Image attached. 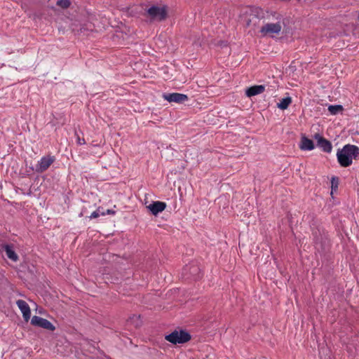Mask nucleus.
Instances as JSON below:
<instances>
[{"label": "nucleus", "instance_id": "obj_1", "mask_svg": "<svg viewBox=\"0 0 359 359\" xmlns=\"http://www.w3.org/2000/svg\"><path fill=\"white\" fill-rule=\"evenodd\" d=\"M182 276L185 280H197L201 278V269L196 262H191L183 267Z\"/></svg>", "mask_w": 359, "mask_h": 359}, {"label": "nucleus", "instance_id": "obj_2", "mask_svg": "<svg viewBox=\"0 0 359 359\" xmlns=\"http://www.w3.org/2000/svg\"><path fill=\"white\" fill-rule=\"evenodd\" d=\"M165 339L172 344H184L191 339V334L184 330H174L170 334L165 335Z\"/></svg>", "mask_w": 359, "mask_h": 359}, {"label": "nucleus", "instance_id": "obj_3", "mask_svg": "<svg viewBox=\"0 0 359 359\" xmlns=\"http://www.w3.org/2000/svg\"><path fill=\"white\" fill-rule=\"evenodd\" d=\"M337 158L340 166L343 168H347L352 164L350 144H347L337 150Z\"/></svg>", "mask_w": 359, "mask_h": 359}, {"label": "nucleus", "instance_id": "obj_4", "mask_svg": "<svg viewBox=\"0 0 359 359\" xmlns=\"http://www.w3.org/2000/svg\"><path fill=\"white\" fill-rule=\"evenodd\" d=\"M147 14L152 20L158 21L164 20L167 18V9L165 7L152 6L147 11Z\"/></svg>", "mask_w": 359, "mask_h": 359}, {"label": "nucleus", "instance_id": "obj_5", "mask_svg": "<svg viewBox=\"0 0 359 359\" xmlns=\"http://www.w3.org/2000/svg\"><path fill=\"white\" fill-rule=\"evenodd\" d=\"M281 29L282 25L280 22H277L276 23H266L261 27L259 32L263 36L269 35L272 36L274 34H279Z\"/></svg>", "mask_w": 359, "mask_h": 359}, {"label": "nucleus", "instance_id": "obj_6", "mask_svg": "<svg viewBox=\"0 0 359 359\" xmlns=\"http://www.w3.org/2000/svg\"><path fill=\"white\" fill-rule=\"evenodd\" d=\"M55 158L53 156L48 155L43 156L36 165L35 171L37 173H42L45 172L55 161Z\"/></svg>", "mask_w": 359, "mask_h": 359}, {"label": "nucleus", "instance_id": "obj_7", "mask_svg": "<svg viewBox=\"0 0 359 359\" xmlns=\"http://www.w3.org/2000/svg\"><path fill=\"white\" fill-rule=\"evenodd\" d=\"M315 247L319 252H325L330 245L327 233L325 232L318 236L317 238H313Z\"/></svg>", "mask_w": 359, "mask_h": 359}, {"label": "nucleus", "instance_id": "obj_8", "mask_svg": "<svg viewBox=\"0 0 359 359\" xmlns=\"http://www.w3.org/2000/svg\"><path fill=\"white\" fill-rule=\"evenodd\" d=\"M31 324L50 331H54L55 330V327L52 324V323L47 319L38 316H34L32 318Z\"/></svg>", "mask_w": 359, "mask_h": 359}, {"label": "nucleus", "instance_id": "obj_9", "mask_svg": "<svg viewBox=\"0 0 359 359\" xmlns=\"http://www.w3.org/2000/svg\"><path fill=\"white\" fill-rule=\"evenodd\" d=\"M317 141V147L320 148L324 152L330 153L332 149V145L330 141L327 140L319 133H316L313 136Z\"/></svg>", "mask_w": 359, "mask_h": 359}, {"label": "nucleus", "instance_id": "obj_10", "mask_svg": "<svg viewBox=\"0 0 359 359\" xmlns=\"http://www.w3.org/2000/svg\"><path fill=\"white\" fill-rule=\"evenodd\" d=\"M163 97L169 102L183 103L188 100V96L179 93H163Z\"/></svg>", "mask_w": 359, "mask_h": 359}, {"label": "nucleus", "instance_id": "obj_11", "mask_svg": "<svg viewBox=\"0 0 359 359\" xmlns=\"http://www.w3.org/2000/svg\"><path fill=\"white\" fill-rule=\"evenodd\" d=\"M166 203L162 201H153L151 204L147 206V209L154 215H157L158 213L163 212L166 208Z\"/></svg>", "mask_w": 359, "mask_h": 359}, {"label": "nucleus", "instance_id": "obj_12", "mask_svg": "<svg viewBox=\"0 0 359 359\" xmlns=\"http://www.w3.org/2000/svg\"><path fill=\"white\" fill-rule=\"evenodd\" d=\"M16 304L21 311L24 320L27 322L31 316V311L28 304L22 299H18Z\"/></svg>", "mask_w": 359, "mask_h": 359}, {"label": "nucleus", "instance_id": "obj_13", "mask_svg": "<svg viewBox=\"0 0 359 359\" xmlns=\"http://www.w3.org/2000/svg\"><path fill=\"white\" fill-rule=\"evenodd\" d=\"M299 148L303 151H311L315 148V144L312 140L302 134L299 143Z\"/></svg>", "mask_w": 359, "mask_h": 359}, {"label": "nucleus", "instance_id": "obj_14", "mask_svg": "<svg viewBox=\"0 0 359 359\" xmlns=\"http://www.w3.org/2000/svg\"><path fill=\"white\" fill-rule=\"evenodd\" d=\"M265 90V86L263 85H256L247 88L245 94L248 97H250L262 93Z\"/></svg>", "mask_w": 359, "mask_h": 359}, {"label": "nucleus", "instance_id": "obj_15", "mask_svg": "<svg viewBox=\"0 0 359 359\" xmlns=\"http://www.w3.org/2000/svg\"><path fill=\"white\" fill-rule=\"evenodd\" d=\"M311 224V229H312V235L313 238H317L318 236H320L322 233H325V229L319 226H316V222L314 220Z\"/></svg>", "mask_w": 359, "mask_h": 359}, {"label": "nucleus", "instance_id": "obj_16", "mask_svg": "<svg viewBox=\"0 0 359 359\" xmlns=\"http://www.w3.org/2000/svg\"><path fill=\"white\" fill-rule=\"evenodd\" d=\"M4 249L6 251V256L11 259L12 261L16 262L18 259V256L15 252V251L13 250L12 246L9 245H5Z\"/></svg>", "mask_w": 359, "mask_h": 359}, {"label": "nucleus", "instance_id": "obj_17", "mask_svg": "<svg viewBox=\"0 0 359 359\" xmlns=\"http://www.w3.org/2000/svg\"><path fill=\"white\" fill-rule=\"evenodd\" d=\"M292 103V98L290 97H286L283 98L279 103L277 104V107L285 110L288 108L289 105Z\"/></svg>", "mask_w": 359, "mask_h": 359}, {"label": "nucleus", "instance_id": "obj_18", "mask_svg": "<svg viewBox=\"0 0 359 359\" xmlns=\"http://www.w3.org/2000/svg\"><path fill=\"white\" fill-rule=\"evenodd\" d=\"M259 20V18L257 15L251 14L249 18L246 21V26L250 27L251 25L255 26L257 22Z\"/></svg>", "mask_w": 359, "mask_h": 359}, {"label": "nucleus", "instance_id": "obj_19", "mask_svg": "<svg viewBox=\"0 0 359 359\" xmlns=\"http://www.w3.org/2000/svg\"><path fill=\"white\" fill-rule=\"evenodd\" d=\"M344 109L342 105L335 104V105H330L328 107V111L331 114H337L339 112L342 111Z\"/></svg>", "mask_w": 359, "mask_h": 359}, {"label": "nucleus", "instance_id": "obj_20", "mask_svg": "<svg viewBox=\"0 0 359 359\" xmlns=\"http://www.w3.org/2000/svg\"><path fill=\"white\" fill-rule=\"evenodd\" d=\"M350 149L352 160L359 157V147L358 146L350 144Z\"/></svg>", "mask_w": 359, "mask_h": 359}, {"label": "nucleus", "instance_id": "obj_21", "mask_svg": "<svg viewBox=\"0 0 359 359\" xmlns=\"http://www.w3.org/2000/svg\"><path fill=\"white\" fill-rule=\"evenodd\" d=\"M339 183V179L338 177L333 176L331 178L332 193L333 192V191H336L337 189Z\"/></svg>", "mask_w": 359, "mask_h": 359}, {"label": "nucleus", "instance_id": "obj_22", "mask_svg": "<svg viewBox=\"0 0 359 359\" xmlns=\"http://www.w3.org/2000/svg\"><path fill=\"white\" fill-rule=\"evenodd\" d=\"M57 5L62 8H67L70 6L71 2L69 0H57Z\"/></svg>", "mask_w": 359, "mask_h": 359}, {"label": "nucleus", "instance_id": "obj_23", "mask_svg": "<svg viewBox=\"0 0 359 359\" xmlns=\"http://www.w3.org/2000/svg\"><path fill=\"white\" fill-rule=\"evenodd\" d=\"M101 215V212H100V208L94 211L90 216L89 217L90 219H95L97 218Z\"/></svg>", "mask_w": 359, "mask_h": 359}, {"label": "nucleus", "instance_id": "obj_24", "mask_svg": "<svg viewBox=\"0 0 359 359\" xmlns=\"http://www.w3.org/2000/svg\"><path fill=\"white\" fill-rule=\"evenodd\" d=\"M75 135L76 136V142L78 144H86V141L83 138H81L79 135L77 134L76 132H75Z\"/></svg>", "mask_w": 359, "mask_h": 359}, {"label": "nucleus", "instance_id": "obj_25", "mask_svg": "<svg viewBox=\"0 0 359 359\" xmlns=\"http://www.w3.org/2000/svg\"><path fill=\"white\" fill-rule=\"evenodd\" d=\"M353 34H359V11H358V20L356 22L355 28L353 30Z\"/></svg>", "mask_w": 359, "mask_h": 359}, {"label": "nucleus", "instance_id": "obj_26", "mask_svg": "<svg viewBox=\"0 0 359 359\" xmlns=\"http://www.w3.org/2000/svg\"><path fill=\"white\" fill-rule=\"evenodd\" d=\"M106 214H107V215H114L115 214V211L113 210L108 209L106 212H101L102 215H105Z\"/></svg>", "mask_w": 359, "mask_h": 359}, {"label": "nucleus", "instance_id": "obj_27", "mask_svg": "<svg viewBox=\"0 0 359 359\" xmlns=\"http://www.w3.org/2000/svg\"><path fill=\"white\" fill-rule=\"evenodd\" d=\"M140 316H133V317L131 318V320H134L135 318L138 320V322L136 323L135 325V327H139L141 325V322L139 320V318H140Z\"/></svg>", "mask_w": 359, "mask_h": 359}]
</instances>
